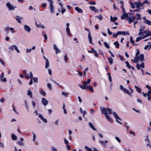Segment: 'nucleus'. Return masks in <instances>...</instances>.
I'll return each mask as SVG.
<instances>
[{
  "label": "nucleus",
  "instance_id": "obj_1",
  "mask_svg": "<svg viewBox=\"0 0 151 151\" xmlns=\"http://www.w3.org/2000/svg\"><path fill=\"white\" fill-rule=\"evenodd\" d=\"M100 109L102 111L103 114H104L106 119L110 123H112L113 122V120L111 118L110 116L108 115V112L109 114H112V110L109 108L106 109L105 107L101 106L100 107Z\"/></svg>",
  "mask_w": 151,
  "mask_h": 151
},
{
  "label": "nucleus",
  "instance_id": "obj_2",
  "mask_svg": "<svg viewBox=\"0 0 151 151\" xmlns=\"http://www.w3.org/2000/svg\"><path fill=\"white\" fill-rule=\"evenodd\" d=\"M6 6L8 9L9 11H13L16 8V6L12 5L9 1H7L6 3Z\"/></svg>",
  "mask_w": 151,
  "mask_h": 151
},
{
  "label": "nucleus",
  "instance_id": "obj_3",
  "mask_svg": "<svg viewBox=\"0 0 151 151\" xmlns=\"http://www.w3.org/2000/svg\"><path fill=\"white\" fill-rule=\"evenodd\" d=\"M49 2V8L50 12L52 13H54V9L53 6V2L52 0H47Z\"/></svg>",
  "mask_w": 151,
  "mask_h": 151
},
{
  "label": "nucleus",
  "instance_id": "obj_4",
  "mask_svg": "<svg viewBox=\"0 0 151 151\" xmlns=\"http://www.w3.org/2000/svg\"><path fill=\"white\" fill-rule=\"evenodd\" d=\"M27 79H28L29 78H31V79L30 82L29 83V85H31L33 83V81H32V78L33 77V75L32 72L31 71H30L29 73V75H26L24 76Z\"/></svg>",
  "mask_w": 151,
  "mask_h": 151
},
{
  "label": "nucleus",
  "instance_id": "obj_5",
  "mask_svg": "<svg viewBox=\"0 0 151 151\" xmlns=\"http://www.w3.org/2000/svg\"><path fill=\"white\" fill-rule=\"evenodd\" d=\"M8 49L9 50H10L12 51L14 50H15L18 53L20 52V51L18 48L17 46L15 45H13L10 46L9 47Z\"/></svg>",
  "mask_w": 151,
  "mask_h": 151
},
{
  "label": "nucleus",
  "instance_id": "obj_6",
  "mask_svg": "<svg viewBox=\"0 0 151 151\" xmlns=\"http://www.w3.org/2000/svg\"><path fill=\"white\" fill-rule=\"evenodd\" d=\"M120 89L122 90L125 93H127L128 95H130V93L129 92L126 88H124L122 85H120Z\"/></svg>",
  "mask_w": 151,
  "mask_h": 151
},
{
  "label": "nucleus",
  "instance_id": "obj_7",
  "mask_svg": "<svg viewBox=\"0 0 151 151\" xmlns=\"http://www.w3.org/2000/svg\"><path fill=\"white\" fill-rule=\"evenodd\" d=\"M140 67L142 68H145V63L144 62L141 63L140 65L139 63H137L136 65V67L138 70L141 69Z\"/></svg>",
  "mask_w": 151,
  "mask_h": 151
},
{
  "label": "nucleus",
  "instance_id": "obj_8",
  "mask_svg": "<svg viewBox=\"0 0 151 151\" xmlns=\"http://www.w3.org/2000/svg\"><path fill=\"white\" fill-rule=\"evenodd\" d=\"M23 27L24 30L28 33H29L31 30L30 27L27 25H24Z\"/></svg>",
  "mask_w": 151,
  "mask_h": 151
},
{
  "label": "nucleus",
  "instance_id": "obj_9",
  "mask_svg": "<svg viewBox=\"0 0 151 151\" xmlns=\"http://www.w3.org/2000/svg\"><path fill=\"white\" fill-rule=\"evenodd\" d=\"M131 17H129L128 18H127V19L129 20V23L130 24L131 23L133 22L134 20L136 19V17L135 16H131Z\"/></svg>",
  "mask_w": 151,
  "mask_h": 151
},
{
  "label": "nucleus",
  "instance_id": "obj_10",
  "mask_svg": "<svg viewBox=\"0 0 151 151\" xmlns=\"http://www.w3.org/2000/svg\"><path fill=\"white\" fill-rule=\"evenodd\" d=\"M38 117L40 118L41 120L43 122L45 123H46L47 122V120L46 119L44 118V116L41 114H38Z\"/></svg>",
  "mask_w": 151,
  "mask_h": 151
},
{
  "label": "nucleus",
  "instance_id": "obj_11",
  "mask_svg": "<svg viewBox=\"0 0 151 151\" xmlns=\"http://www.w3.org/2000/svg\"><path fill=\"white\" fill-rule=\"evenodd\" d=\"M41 101L42 104L45 106L47 105L48 103V101L44 98L42 99Z\"/></svg>",
  "mask_w": 151,
  "mask_h": 151
},
{
  "label": "nucleus",
  "instance_id": "obj_12",
  "mask_svg": "<svg viewBox=\"0 0 151 151\" xmlns=\"http://www.w3.org/2000/svg\"><path fill=\"white\" fill-rule=\"evenodd\" d=\"M118 32L119 35H129V32L128 31H127V32L124 31H118Z\"/></svg>",
  "mask_w": 151,
  "mask_h": 151
},
{
  "label": "nucleus",
  "instance_id": "obj_13",
  "mask_svg": "<svg viewBox=\"0 0 151 151\" xmlns=\"http://www.w3.org/2000/svg\"><path fill=\"white\" fill-rule=\"evenodd\" d=\"M140 62H142L144 60V56L142 54H141L139 56H138Z\"/></svg>",
  "mask_w": 151,
  "mask_h": 151
},
{
  "label": "nucleus",
  "instance_id": "obj_14",
  "mask_svg": "<svg viewBox=\"0 0 151 151\" xmlns=\"http://www.w3.org/2000/svg\"><path fill=\"white\" fill-rule=\"evenodd\" d=\"M129 17L128 16V14L127 13H124L121 16V19H125L126 18H128V17Z\"/></svg>",
  "mask_w": 151,
  "mask_h": 151
},
{
  "label": "nucleus",
  "instance_id": "obj_15",
  "mask_svg": "<svg viewBox=\"0 0 151 151\" xmlns=\"http://www.w3.org/2000/svg\"><path fill=\"white\" fill-rule=\"evenodd\" d=\"M27 95L29 96V97L31 98H32V93L30 89H29L27 91Z\"/></svg>",
  "mask_w": 151,
  "mask_h": 151
},
{
  "label": "nucleus",
  "instance_id": "obj_16",
  "mask_svg": "<svg viewBox=\"0 0 151 151\" xmlns=\"http://www.w3.org/2000/svg\"><path fill=\"white\" fill-rule=\"evenodd\" d=\"M35 25L37 27L40 28H42L43 29L45 28V27L43 25L41 24L40 23H39V24L37 23H35Z\"/></svg>",
  "mask_w": 151,
  "mask_h": 151
},
{
  "label": "nucleus",
  "instance_id": "obj_17",
  "mask_svg": "<svg viewBox=\"0 0 151 151\" xmlns=\"http://www.w3.org/2000/svg\"><path fill=\"white\" fill-rule=\"evenodd\" d=\"M120 3L122 4L121 6V8L122 9V11L123 13H126L125 10L124 8V1H120Z\"/></svg>",
  "mask_w": 151,
  "mask_h": 151
},
{
  "label": "nucleus",
  "instance_id": "obj_18",
  "mask_svg": "<svg viewBox=\"0 0 151 151\" xmlns=\"http://www.w3.org/2000/svg\"><path fill=\"white\" fill-rule=\"evenodd\" d=\"M45 69H47L49 68L50 66V63L48 60H45Z\"/></svg>",
  "mask_w": 151,
  "mask_h": 151
},
{
  "label": "nucleus",
  "instance_id": "obj_19",
  "mask_svg": "<svg viewBox=\"0 0 151 151\" xmlns=\"http://www.w3.org/2000/svg\"><path fill=\"white\" fill-rule=\"evenodd\" d=\"M139 58L138 56H136L134 60L133 59H132L131 61H133L134 63H136L139 61Z\"/></svg>",
  "mask_w": 151,
  "mask_h": 151
},
{
  "label": "nucleus",
  "instance_id": "obj_20",
  "mask_svg": "<svg viewBox=\"0 0 151 151\" xmlns=\"http://www.w3.org/2000/svg\"><path fill=\"white\" fill-rule=\"evenodd\" d=\"M83 87H85L86 88V89L85 90H87L88 88V85L89 84L88 83H87L86 81H84L83 82Z\"/></svg>",
  "mask_w": 151,
  "mask_h": 151
},
{
  "label": "nucleus",
  "instance_id": "obj_21",
  "mask_svg": "<svg viewBox=\"0 0 151 151\" xmlns=\"http://www.w3.org/2000/svg\"><path fill=\"white\" fill-rule=\"evenodd\" d=\"M75 9L79 13H81L83 12L82 10L78 7H75Z\"/></svg>",
  "mask_w": 151,
  "mask_h": 151
},
{
  "label": "nucleus",
  "instance_id": "obj_22",
  "mask_svg": "<svg viewBox=\"0 0 151 151\" xmlns=\"http://www.w3.org/2000/svg\"><path fill=\"white\" fill-rule=\"evenodd\" d=\"M113 114L114 117L116 119H119L120 120H121V119H120V118L119 117V116H118L117 114L115 113V112H114L113 113Z\"/></svg>",
  "mask_w": 151,
  "mask_h": 151
},
{
  "label": "nucleus",
  "instance_id": "obj_23",
  "mask_svg": "<svg viewBox=\"0 0 151 151\" xmlns=\"http://www.w3.org/2000/svg\"><path fill=\"white\" fill-rule=\"evenodd\" d=\"M66 31L67 33V35L68 36H70L71 35V33L70 32V29L69 27H67L66 28Z\"/></svg>",
  "mask_w": 151,
  "mask_h": 151
},
{
  "label": "nucleus",
  "instance_id": "obj_24",
  "mask_svg": "<svg viewBox=\"0 0 151 151\" xmlns=\"http://www.w3.org/2000/svg\"><path fill=\"white\" fill-rule=\"evenodd\" d=\"M117 18L116 17H113L111 16L110 19L111 22H114L117 20Z\"/></svg>",
  "mask_w": 151,
  "mask_h": 151
},
{
  "label": "nucleus",
  "instance_id": "obj_25",
  "mask_svg": "<svg viewBox=\"0 0 151 151\" xmlns=\"http://www.w3.org/2000/svg\"><path fill=\"white\" fill-rule=\"evenodd\" d=\"M114 44L115 46V47L116 48H119V44L118 41L114 42Z\"/></svg>",
  "mask_w": 151,
  "mask_h": 151
},
{
  "label": "nucleus",
  "instance_id": "obj_26",
  "mask_svg": "<svg viewBox=\"0 0 151 151\" xmlns=\"http://www.w3.org/2000/svg\"><path fill=\"white\" fill-rule=\"evenodd\" d=\"M88 39L89 40V42L90 43H92V38L91 36L90 32H89L88 33Z\"/></svg>",
  "mask_w": 151,
  "mask_h": 151
},
{
  "label": "nucleus",
  "instance_id": "obj_27",
  "mask_svg": "<svg viewBox=\"0 0 151 151\" xmlns=\"http://www.w3.org/2000/svg\"><path fill=\"white\" fill-rule=\"evenodd\" d=\"M95 17L100 20H102L103 19L102 15L101 14H99V16H96Z\"/></svg>",
  "mask_w": 151,
  "mask_h": 151
},
{
  "label": "nucleus",
  "instance_id": "obj_28",
  "mask_svg": "<svg viewBox=\"0 0 151 151\" xmlns=\"http://www.w3.org/2000/svg\"><path fill=\"white\" fill-rule=\"evenodd\" d=\"M9 29L11 31V33L14 34L15 32V30L14 28L10 27Z\"/></svg>",
  "mask_w": 151,
  "mask_h": 151
},
{
  "label": "nucleus",
  "instance_id": "obj_29",
  "mask_svg": "<svg viewBox=\"0 0 151 151\" xmlns=\"http://www.w3.org/2000/svg\"><path fill=\"white\" fill-rule=\"evenodd\" d=\"M108 60L109 63L111 64L113 63V59L111 57L108 58Z\"/></svg>",
  "mask_w": 151,
  "mask_h": 151
},
{
  "label": "nucleus",
  "instance_id": "obj_30",
  "mask_svg": "<svg viewBox=\"0 0 151 151\" xmlns=\"http://www.w3.org/2000/svg\"><path fill=\"white\" fill-rule=\"evenodd\" d=\"M134 4L135 5L136 8H138L140 7L139 2L136 1L134 2Z\"/></svg>",
  "mask_w": 151,
  "mask_h": 151
},
{
  "label": "nucleus",
  "instance_id": "obj_31",
  "mask_svg": "<svg viewBox=\"0 0 151 151\" xmlns=\"http://www.w3.org/2000/svg\"><path fill=\"white\" fill-rule=\"evenodd\" d=\"M135 88L136 89V91L138 92L139 93H140L141 92V88L139 87H138L137 86H135Z\"/></svg>",
  "mask_w": 151,
  "mask_h": 151
},
{
  "label": "nucleus",
  "instance_id": "obj_32",
  "mask_svg": "<svg viewBox=\"0 0 151 151\" xmlns=\"http://www.w3.org/2000/svg\"><path fill=\"white\" fill-rule=\"evenodd\" d=\"M136 15L137 16V20H141V15L140 14H136Z\"/></svg>",
  "mask_w": 151,
  "mask_h": 151
},
{
  "label": "nucleus",
  "instance_id": "obj_33",
  "mask_svg": "<svg viewBox=\"0 0 151 151\" xmlns=\"http://www.w3.org/2000/svg\"><path fill=\"white\" fill-rule=\"evenodd\" d=\"M144 23L147 24L148 25H151V22L150 21L147 20L145 19V21Z\"/></svg>",
  "mask_w": 151,
  "mask_h": 151
},
{
  "label": "nucleus",
  "instance_id": "obj_34",
  "mask_svg": "<svg viewBox=\"0 0 151 151\" xmlns=\"http://www.w3.org/2000/svg\"><path fill=\"white\" fill-rule=\"evenodd\" d=\"M47 86L49 90H51L52 89V87L50 83H48L47 85Z\"/></svg>",
  "mask_w": 151,
  "mask_h": 151
},
{
  "label": "nucleus",
  "instance_id": "obj_35",
  "mask_svg": "<svg viewBox=\"0 0 151 151\" xmlns=\"http://www.w3.org/2000/svg\"><path fill=\"white\" fill-rule=\"evenodd\" d=\"M104 44L105 46L108 49H109L110 48V47L109 44L107 43V42H104Z\"/></svg>",
  "mask_w": 151,
  "mask_h": 151
},
{
  "label": "nucleus",
  "instance_id": "obj_36",
  "mask_svg": "<svg viewBox=\"0 0 151 151\" xmlns=\"http://www.w3.org/2000/svg\"><path fill=\"white\" fill-rule=\"evenodd\" d=\"M88 124L90 127L94 130V127L93 124L91 122H89Z\"/></svg>",
  "mask_w": 151,
  "mask_h": 151
},
{
  "label": "nucleus",
  "instance_id": "obj_37",
  "mask_svg": "<svg viewBox=\"0 0 151 151\" xmlns=\"http://www.w3.org/2000/svg\"><path fill=\"white\" fill-rule=\"evenodd\" d=\"M85 150L86 151H92V150L87 146H85Z\"/></svg>",
  "mask_w": 151,
  "mask_h": 151
},
{
  "label": "nucleus",
  "instance_id": "obj_38",
  "mask_svg": "<svg viewBox=\"0 0 151 151\" xmlns=\"http://www.w3.org/2000/svg\"><path fill=\"white\" fill-rule=\"evenodd\" d=\"M12 139L13 140H16L17 139V136L14 134H12Z\"/></svg>",
  "mask_w": 151,
  "mask_h": 151
},
{
  "label": "nucleus",
  "instance_id": "obj_39",
  "mask_svg": "<svg viewBox=\"0 0 151 151\" xmlns=\"http://www.w3.org/2000/svg\"><path fill=\"white\" fill-rule=\"evenodd\" d=\"M40 93L43 96H45L46 95V93L43 90H41L40 91Z\"/></svg>",
  "mask_w": 151,
  "mask_h": 151
},
{
  "label": "nucleus",
  "instance_id": "obj_40",
  "mask_svg": "<svg viewBox=\"0 0 151 151\" xmlns=\"http://www.w3.org/2000/svg\"><path fill=\"white\" fill-rule=\"evenodd\" d=\"M125 64L126 65V66L128 67L129 68H131V65H129L128 62L127 61H126L125 62Z\"/></svg>",
  "mask_w": 151,
  "mask_h": 151
},
{
  "label": "nucleus",
  "instance_id": "obj_41",
  "mask_svg": "<svg viewBox=\"0 0 151 151\" xmlns=\"http://www.w3.org/2000/svg\"><path fill=\"white\" fill-rule=\"evenodd\" d=\"M130 42L132 44L134 45V40H133V38L132 37H130Z\"/></svg>",
  "mask_w": 151,
  "mask_h": 151
},
{
  "label": "nucleus",
  "instance_id": "obj_42",
  "mask_svg": "<svg viewBox=\"0 0 151 151\" xmlns=\"http://www.w3.org/2000/svg\"><path fill=\"white\" fill-rule=\"evenodd\" d=\"M52 151H58V149L55 147L52 146L51 147Z\"/></svg>",
  "mask_w": 151,
  "mask_h": 151
},
{
  "label": "nucleus",
  "instance_id": "obj_43",
  "mask_svg": "<svg viewBox=\"0 0 151 151\" xmlns=\"http://www.w3.org/2000/svg\"><path fill=\"white\" fill-rule=\"evenodd\" d=\"M47 71L48 74L50 76H51L52 75V71L50 68H49L47 69Z\"/></svg>",
  "mask_w": 151,
  "mask_h": 151
},
{
  "label": "nucleus",
  "instance_id": "obj_44",
  "mask_svg": "<svg viewBox=\"0 0 151 151\" xmlns=\"http://www.w3.org/2000/svg\"><path fill=\"white\" fill-rule=\"evenodd\" d=\"M142 39V38L141 37H139L136 38L135 41L136 42H137L140 41Z\"/></svg>",
  "mask_w": 151,
  "mask_h": 151
},
{
  "label": "nucleus",
  "instance_id": "obj_45",
  "mask_svg": "<svg viewBox=\"0 0 151 151\" xmlns=\"http://www.w3.org/2000/svg\"><path fill=\"white\" fill-rule=\"evenodd\" d=\"M119 35V34L118 32L116 33H114L113 34V37H116Z\"/></svg>",
  "mask_w": 151,
  "mask_h": 151
},
{
  "label": "nucleus",
  "instance_id": "obj_46",
  "mask_svg": "<svg viewBox=\"0 0 151 151\" xmlns=\"http://www.w3.org/2000/svg\"><path fill=\"white\" fill-rule=\"evenodd\" d=\"M61 93L62 95L65 97L68 94V93L65 92H62Z\"/></svg>",
  "mask_w": 151,
  "mask_h": 151
},
{
  "label": "nucleus",
  "instance_id": "obj_47",
  "mask_svg": "<svg viewBox=\"0 0 151 151\" xmlns=\"http://www.w3.org/2000/svg\"><path fill=\"white\" fill-rule=\"evenodd\" d=\"M88 89H89V90H90V91L92 92H93V89L92 87L91 86H88Z\"/></svg>",
  "mask_w": 151,
  "mask_h": 151
},
{
  "label": "nucleus",
  "instance_id": "obj_48",
  "mask_svg": "<svg viewBox=\"0 0 151 151\" xmlns=\"http://www.w3.org/2000/svg\"><path fill=\"white\" fill-rule=\"evenodd\" d=\"M33 141H35V140L36 138V135L33 132Z\"/></svg>",
  "mask_w": 151,
  "mask_h": 151
},
{
  "label": "nucleus",
  "instance_id": "obj_49",
  "mask_svg": "<svg viewBox=\"0 0 151 151\" xmlns=\"http://www.w3.org/2000/svg\"><path fill=\"white\" fill-rule=\"evenodd\" d=\"M148 0H146L145 1H143V3L144 4H147L148 5L150 6V2H149L148 1H147Z\"/></svg>",
  "mask_w": 151,
  "mask_h": 151
},
{
  "label": "nucleus",
  "instance_id": "obj_50",
  "mask_svg": "<svg viewBox=\"0 0 151 151\" xmlns=\"http://www.w3.org/2000/svg\"><path fill=\"white\" fill-rule=\"evenodd\" d=\"M77 72H78V75L81 77H82V75H83V73L82 72H81V71H77Z\"/></svg>",
  "mask_w": 151,
  "mask_h": 151
},
{
  "label": "nucleus",
  "instance_id": "obj_51",
  "mask_svg": "<svg viewBox=\"0 0 151 151\" xmlns=\"http://www.w3.org/2000/svg\"><path fill=\"white\" fill-rule=\"evenodd\" d=\"M136 50L137 52L136 53L135 56H138V55L139 54L140 51H139L138 49H137Z\"/></svg>",
  "mask_w": 151,
  "mask_h": 151
},
{
  "label": "nucleus",
  "instance_id": "obj_52",
  "mask_svg": "<svg viewBox=\"0 0 151 151\" xmlns=\"http://www.w3.org/2000/svg\"><path fill=\"white\" fill-rule=\"evenodd\" d=\"M148 36H149V34H148V33L147 32L145 35L143 36L142 37H141L142 38V39H143L147 37H148Z\"/></svg>",
  "mask_w": 151,
  "mask_h": 151
},
{
  "label": "nucleus",
  "instance_id": "obj_53",
  "mask_svg": "<svg viewBox=\"0 0 151 151\" xmlns=\"http://www.w3.org/2000/svg\"><path fill=\"white\" fill-rule=\"evenodd\" d=\"M64 142L65 144L67 145H68V141L65 138L64 139Z\"/></svg>",
  "mask_w": 151,
  "mask_h": 151
},
{
  "label": "nucleus",
  "instance_id": "obj_54",
  "mask_svg": "<svg viewBox=\"0 0 151 151\" xmlns=\"http://www.w3.org/2000/svg\"><path fill=\"white\" fill-rule=\"evenodd\" d=\"M108 142V141L107 140H105L104 141H103L102 140V141H101V142H100V143L102 144H104V143H107Z\"/></svg>",
  "mask_w": 151,
  "mask_h": 151
},
{
  "label": "nucleus",
  "instance_id": "obj_55",
  "mask_svg": "<svg viewBox=\"0 0 151 151\" xmlns=\"http://www.w3.org/2000/svg\"><path fill=\"white\" fill-rule=\"evenodd\" d=\"M62 9L61 12L62 14H63L64 13L65 11L66 10L65 8L64 7H62V8H61Z\"/></svg>",
  "mask_w": 151,
  "mask_h": 151
},
{
  "label": "nucleus",
  "instance_id": "obj_56",
  "mask_svg": "<svg viewBox=\"0 0 151 151\" xmlns=\"http://www.w3.org/2000/svg\"><path fill=\"white\" fill-rule=\"evenodd\" d=\"M88 52L90 53H93L94 52V49L93 48H92L91 50H89Z\"/></svg>",
  "mask_w": 151,
  "mask_h": 151
},
{
  "label": "nucleus",
  "instance_id": "obj_57",
  "mask_svg": "<svg viewBox=\"0 0 151 151\" xmlns=\"http://www.w3.org/2000/svg\"><path fill=\"white\" fill-rule=\"evenodd\" d=\"M43 35H44V41H45L47 40V36L46 34H43Z\"/></svg>",
  "mask_w": 151,
  "mask_h": 151
},
{
  "label": "nucleus",
  "instance_id": "obj_58",
  "mask_svg": "<svg viewBox=\"0 0 151 151\" xmlns=\"http://www.w3.org/2000/svg\"><path fill=\"white\" fill-rule=\"evenodd\" d=\"M1 80L2 82H6V78H1Z\"/></svg>",
  "mask_w": 151,
  "mask_h": 151
},
{
  "label": "nucleus",
  "instance_id": "obj_59",
  "mask_svg": "<svg viewBox=\"0 0 151 151\" xmlns=\"http://www.w3.org/2000/svg\"><path fill=\"white\" fill-rule=\"evenodd\" d=\"M78 86L79 87H80L81 89H86V88L85 87H83V86H82L81 84H78Z\"/></svg>",
  "mask_w": 151,
  "mask_h": 151
},
{
  "label": "nucleus",
  "instance_id": "obj_60",
  "mask_svg": "<svg viewBox=\"0 0 151 151\" xmlns=\"http://www.w3.org/2000/svg\"><path fill=\"white\" fill-rule=\"evenodd\" d=\"M145 86L147 88L149 89V91H151V87L150 86L148 85H146Z\"/></svg>",
  "mask_w": 151,
  "mask_h": 151
},
{
  "label": "nucleus",
  "instance_id": "obj_61",
  "mask_svg": "<svg viewBox=\"0 0 151 151\" xmlns=\"http://www.w3.org/2000/svg\"><path fill=\"white\" fill-rule=\"evenodd\" d=\"M33 80L34 82H37V81L38 79L37 77H33Z\"/></svg>",
  "mask_w": 151,
  "mask_h": 151
},
{
  "label": "nucleus",
  "instance_id": "obj_62",
  "mask_svg": "<svg viewBox=\"0 0 151 151\" xmlns=\"http://www.w3.org/2000/svg\"><path fill=\"white\" fill-rule=\"evenodd\" d=\"M130 4L131 6V7L133 9L134 8H135V7L134 6V4L132 2H130Z\"/></svg>",
  "mask_w": 151,
  "mask_h": 151
},
{
  "label": "nucleus",
  "instance_id": "obj_63",
  "mask_svg": "<svg viewBox=\"0 0 151 151\" xmlns=\"http://www.w3.org/2000/svg\"><path fill=\"white\" fill-rule=\"evenodd\" d=\"M31 50H32V49H29L28 48H27L26 50V53H28L30 52H31Z\"/></svg>",
  "mask_w": 151,
  "mask_h": 151
},
{
  "label": "nucleus",
  "instance_id": "obj_64",
  "mask_svg": "<svg viewBox=\"0 0 151 151\" xmlns=\"http://www.w3.org/2000/svg\"><path fill=\"white\" fill-rule=\"evenodd\" d=\"M115 139L117 141L119 142L120 143L121 142V140H120L119 138V137H115Z\"/></svg>",
  "mask_w": 151,
  "mask_h": 151
}]
</instances>
